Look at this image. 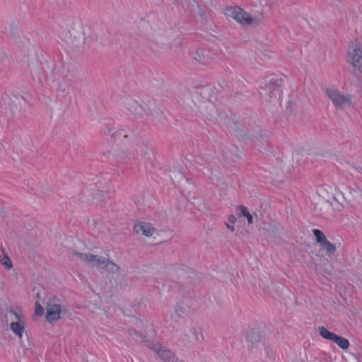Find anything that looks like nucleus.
I'll use <instances>...</instances> for the list:
<instances>
[{
	"mask_svg": "<svg viewBox=\"0 0 362 362\" xmlns=\"http://www.w3.org/2000/svg\"><path fill=\"white\" fill-rule=\"evenodd\" d=\"M294 362H306L305 358H297Z\"/></svg>",
	"mask_w": 362,
	"mask_h": 362,
	"instance_id": "43",
	"label": "nucleus"
},
{
	"mask_svg": "<svg viewBox=\"0 0 362 362\" xmlns=\"http://www.w3.org/2000/svg\"><path fill=\"white\" fill-rule=\"evenodd\" d=\"M147 115L158 123L163 124L165 121L163 112L158 107H153L149 109V113L147 112Z\"/></svg>",
	"mask_w": 362,
	"mask_h": 362,
	"instance_id": "25",
	"label": "nucleus"
},
{
	"mask_svg": "<svg viewBox=\"0 0 362 362\" xmlns=\"http://www.w3.org/2000/svg\"><path fill=\"white\" fill-rule=\"evenodd\" d=\"M151 40L158 45L171 47L173 42L177 40L176 35L172 30L166 28H157L154 29L151 35Z\"/></svg>",
	"mask_w": 362,
	"mask_h": 362,
	"instance_id": "9",
	"label": "nucleus"
},
{
	"mask_svg": "<svg viewBox=\"0 0 362 362\" xmlns=\"http://www.w3.org/2000/svg\"><path fill=\"white\" fill-rule=\"evenodd\" d=\"M130 153H129L126 150H124V149H118L116 153H115V156L121 160H128L130 158Z\"/></svg>",
	"mask_w": 362,
	"mask_h": 362,
	"instance_id": "31",
	"label": "nucleus"
},
{
	"mask_svg": "<svg viewBox=\"0 0 362 362\" xmlns=\"http://www.w3.org/2000/svg\"><path fill=\"white\" fill-rule=\"evenodd\" d=\"M25 325H26V322H25V320H23L16 323L11 324V325H8V327L16 336H18L19 338H22L23 334L25 332Z\"/></svg>",
	"mask_w": 362,
	"mask_h": 362,
	"instance_id": "26",
	"label": "nucleus"
},
{
	"mask_svg": "<svg viewBox=\"0 0 362 362\" xmlns=\"http://www.w3.org/2000/svg\"><path fill=\"white\" fill-rule=\"evenodd\" d=\"M264 230L269 237L272 238H279L281 236V228L276 223L264 224Z\"/></svg>",
	"mask_w": 362,
	"mask_h": 362,
	"instance_id": "24",
	"label": "nucleus"
},
{
	"mask_svg": "<svg viewBox=\"0 0 362 362\" xmlns=\"http://www.w3.org/2000/svg\"><path fill=\"white\" fill-rule=\"evenodd\" d=\"M193 59L202 64H208L214 59V54L208 50L199 49L192 53Z\"/></svg>",
	"mask_w": 362,
	"mask_h": 362,
	"instance_id": "20",
	"label": "nucleus"
},
{
	"mask_svg": "<svg viewBox=\"0 0 362 362\" xmlns=\"http://www.w3.org/2000/svg\"><path fill=\"white\" fill-rule=\"evenodd\" d=\"M24 98L23 96L13 95L9 97L8 105L13 111H16L21 107Z\"/></svg>",
	"mask_w": 362,
	"mask_h": 362,
	"instance_id": "28",
	"label": "nucleus"
},
{
	"mask_svg": "<svg viewBox=\"0 0 362 362\" xmlns=\"http://www.w3.org/2000/svg\"><path fill=\"white\" fill-rule=\"evenodd\" d=\"M126 108L136 117H143L145 114L147 115V111L145 108V105L139 103V101L133 99L128 100L125 103Z\"/></svg>",
	"mask_w": 362,
	"mask_h": 362,
	"instance_id": "19",
	"label": "nucleus"
},
{
	"mask_svg": "<svg viewBox=\"0 0 362 362\" xmlns=\"http://www.w3.org/2000/svg\"><path fill=\"white\" fill-rule=\"evenodd\" d=\"M183 339L188 342H202L204 336L200 329L195 327H187L182 332Z\"/></svg>",
	"mask_w": 362,
	"mask_h": 362,
	"instance_id": "18",
	"label": "nucleus"
},
{
	"mask_svg": "<svg viewBox=\"0 0 362 362\" xmlns=\"http://www.w3.org/2000/svg\"><path fill=\"white\" fill-rule=\"evenodd\" d=\"M36 297H37V298H40V293H37Z\"/></svg>",
	"mask_w": 362,
	"mask_h": 362,
	"instance_id": "46",
	"label": "nucleus"
},
{
	"mask_svg": "<svg viewBox=\"0 0 362 362\" xmlns=\"http://www.w3.org/2000/svg\"><path fill=\"white\" fill-rule=\"evenodd\" d=\"M43 303L46 310V320L50 323L59 320L69 313L68 308L61 305L59 299L54 296L45 297Z\"/></svg>",
	"mask_w": 362,
	"mask_h": 362,
	"instance_id": "3",
	"label": "nucleus"
},
{
	"mask_svg": "<svg viewBox=\"0 0 362 362\" xmlns=\"http://www.w3.org/2000/svg\"><path fill=\"white\" fill-rule=\"evenodd\" d=\"M170 177L173 182H178L184 179V175L180 170H170Z\"/></svg>",
	"mask_w": 362,
	"mask_h": 362,
	"instance_id": "30",
	"label": "nucleus"
},
{
	"mask_svg": "<svg viewBox=\"0 0 362 362\" xmlns=\"http://www.w3.org/2000/svg\"><path fill=\"white\" fill-rule=\"evenodd\" d=\"M228 220L231 223H235L236 222V218L234 215H230L228 218Z\"/></svg>",
	"mask_w": 362,
	"mask_h": 362,
	"instance_id": "40",
	"label": "nucleus"
},
{
	"mask_svg": "<svg viewBox=\"0 0 362 362\" xmlns=\"http://www.w3.org/2000/svg\"><path fill=\"white\" fill-rule=\"evenodd\" d=\"M339 210L345 204L362 205V189L358 187L348 186L344 192L339 191Z\"/></svg>",
	"mask_w": 362,
	"mask_h": 362,
	"instance_id": "7",
	"label": "nucleus"
},
{
	"mask_svg": "<svg viewBox=\"0 0 362 362\" xmlns=\"http://www.w3.org/2000/svg\"><path fill=\"white\" fill-rule=\"evenodd\" d=\"M282 78L270 76L264 80L259 86V94L266 101L269 102L273 97H276L283 85Z\"/></svg>",
	"mask_w": 362,
	"mask_h": 362,
	"instance_id": "5",
	"label": "nucleus"
},
{
	"mask_svg": "<svg viewBox=\"0 0 362 362\" xmlns=\"http://www.w3.org/2000/svg\"><path fill=\"white\" fill-rule=\"evenodd\" d=\"M238 209L240 212L241 216H245L247 218L248 224H252L253 223V216L249 212L247 208L245 206L241 205L238 207Z\"/></svg>",
	"mask_w": 362,
	"mask_h": 362,
	"instance_id": "29",
	"label": "nucleus"
},
{
	"mask_svg": "<svg viewBox=\"0 0 362 362\" xmlns=\"http://www.w3.org/2000/svg\"><path fill=\"white\" fill-rule=\"evenodd\" d=\"M347 54L349 63L362 74V43L351 45Z\"/></svg>",
	"mask_w": 362,
	"mask_h": 362,
	"instance_id": "12",
	"label": "nucleus"
},
{
	"mask_svg": "<svg viewBox=\"0 0 362 362\" xmlns=\"http://www.w3.org/2000/svg\"><path fill=\"white\" fill-rule=\"evenodd\" d=\"M105 134L110 136L112 138L118 140H122V139H132L134 136L129 130L125 129H119L115 127L107 128Z\"/></svg>",
	"mask_w": 362,
	"mask_h": 362,
	"instance_id": "21",
	"label": "nucleus"
},
{
	"mask_svg": "<svg viewBox=\"0 0 362 362\" xmlns=\"http://www.w3.org/2000/svg\"><path fill=\"white\" fill-rule=\"evenodd\" d=\"M131 140V150L132 155L136 156L137 158L150 160L153 155V151L149 146L147 141L144 138L138 137L134 135L132 136Z\"/></svg>",
	"mask_w": 362,
	"mask_h": 362,
	"instance_id": "10",
	"label": "nucleus"
},
{
	"mask_svg": "<svg viewBox=\"0 0 362 362\" xmlns=\"http://www.w3.org/2000/svg\"><path fill=\"white\" fill-rule=\"evenodd\" d=\"M93 226L95 228V229H96L98 230H101V223H100V222L99 221L93 220Z\"/></svg>",
	"mask_w": 362,
	"mask_h": 362,
	"instance_id": "37",
	"label": "nucleus"
},
{
	"mask_svg": "<svg viewBox=\"0 0 362 362\" xmlns=\"http://www.w3.org/2000/svg\"><path fill=\"white\" fill-rule=\"evenodd\" d=\"M74 255L75 257H78L81 261L83 262L90 267H97L101 269L105 259V257L98 256L91 253L74 252Z\"/></svg>",
	"mask_w": 362,
	"mask_h": 362,
	"instance_id": "13",
	"label": "nucleus"
},
{
	"mask_svg": "<svg viewBox=\"0 0 362 362\" xmlns=\"http://www.w3.org/2000/svg\"><path fill=\"white\" fill-rule=\"evenodd\" d=\"M280 170H281V172L283 173H288L291 170V168H290L289 165H287L286 163V162H284L282 164H281Z\"/></svg>",
	"mask_w": 362,
	"mask_h": 362,
	"instance_id": "35",
	"label": "nucleus"
},
{
	"mask_svg": "<svg viewBox=\"0 0 362 362\" xmlns=\"http://www.w3.org/2000/svg\"><path fill=\"white\" fill-rule=\"evenodd\" d=\"M226 15L232 18L242 25L255 26L259 25L261 22L260 18L252 16L250 13H246L238 6L226 8Z\"/></svg>",
	"mask_w": 362,
	"mask_h": 362,
	"instance_id": "6",
	"label": "nucleus"
},
{
	"mask_svg": "<svg viewBox=\"0 0 362 362\" xmlns=\"http://www.w3.org/2000/svg\"><path fill=\"white\" fill-rule=\"evenodd\" d=\"M101 269H105L107 272L112 274H119L122 271L119 265L107 258H105L104 264H103Z\"/></svg>",
	"mask_w": 362,
	"mask_h": 362,
	"instance_id": "27",
	"label": "nucleus"
},
{
	"mask_svg": "<svg viewBox=\"0 0 362 362\" xmlns=\"http://www.w3.org/2000/svg\"><path fill=\"white\" fill-rule=\"evenodd\" d=\"M197 11L199 13V15H200L201 16H203L205 14L204 10L203 8H200L199 5H198V4H197Z\"/></svg>",
	"mask_w": 362,
	"mask_h": 362,
	"instance_id": "39",
	"label": "nucleus"
},
{
	"mask_svg": "<svg viewBox=\"0 0 362 362\" xmlns=\"http://www.w3.org/2000/svg\"><path fill=\"white\" fill-rule=\"evenodd\" d=\"M108 197V194L105 192L98 191L94 194V199H96L99 201H105Z\"/></svg>",
	"mask_w": 362,
	"mask_h": 362,
	"instance_id": "32",
	"label": "nucleus"
},
{
	"mask_svg": "<svg viewBox=\"0 0 362 362\" xmlns=\"http://www.w3.org/2000/svg\"><path fill=\"white\" fill-rule=\"evenodd\" d=\"M175 313L178 314L179 316L182 315H189L194 312V309L192 308V303L188 301H180L175 308Z\"/></svg>",
	"mask_w": 362,
	"mask_h": 362,
	"instance_id": "22",
	"label": "nucleus"
},
{
	"mask_svg": "<svg viewBox=\"0 0 362 362\" xmlns=\"http://www.w3.org/2000/svg\"><path fill=\"white\" fill-rule=\"evenodd\" d=\"M24 320V316L21 310L18 308H8L4 315L3 320L7 326L20 322Z\"/></svg>",
	"mask_w": 362,
	"mask_h": 362,
	"instance_id": "17",
	"label": "nucleus"
},
{
	"mask_svg": "<svg viewBox=\"0 0 362 362\" xmlns=\"http://www.w3.org/2000/svg\"><path fill=\"white\" fill-rule=\"evenodd\" d=\"M135 231L137 234L142 233L146 237L152 236L155 233V229L146 223H139L134 226Z\"/></svg>",
	"mask_w": 362,
	"mask_h": 362,
	"instance_id": "23",
	"label": "nucleus"
},
{
	"mask_svg": "<svg viewBox=\"0 0 362 362\" xmlns=\"http://www.w3.org/2000/svg\"><path fill=\"white\" fill-rule=\"evenodd\" d=\"M235 131L243 140L259 141L267 136V132L259 125L250 126L245 129L239 124L235 123Z\"/></svg>",
	"mask_w": 362,
	"mask_h": 362,
	"instance_id": "11",
	"label": "nucleus"
},
{
	"mask_svg": "<svg viewBox=\"0 0 362 362\" xmlns=\"http://www.w3.org/2000/svg\"><path fill=\"white\" fill-rule=\"evenodd\" d=\"M317 193L321 200L315 204V209L320 212L321 216L328 215L331 208L339 210L338 199H340V196L339 195V191L334 192L333 187L322 185L317 189Z\"/></svg>",
	"mask_w": 362,
	"mask_h": 362,
	"instance_id": "2",
	"label": "nucleus"
},
{
	"mask_svg": "<svg viewBox=\"0 0 362 362\" xmlns=\"http://www.w3.org/2000/svg\"><path fill=\"white\" fill-rule=\"evenodd\" d=\"M130 333L139 335L144 341H145V335L142 332L137 331L136 329L134 328L130 329Z\"/></svg>",
	"mask_w": 362,
	"mask_h": 362,
	"instance_id": "36",
	"label": "nucleus"
},
{
	"mask_svg": "<svg viewBox=\"0 0 362 362\" xmlns=\"http://www.w3.org/2000/svg\"><path fill=\"white\" fill-rule=\"evenodd\" d=\"M325 273H326V274H329V275L330 274V272H329V271H327V270H326V271H325Z\"/></svg>",
	"mask_w": 362,
	"mask_h": 362,
	"instance_id": "45",
	"label": "nucleus"
},
{
	"mask_svg": "<svg viewBox=\"0 0 362 362\" xmlns=\"http://www.w3.org/2000/svg\"><path fill=\"white\" fill-rule=\"evenodd\" d=\"M313 233L315 237V240L317 244L326 252L328 256L332 255L336 252V247L334 244L330 243L325 233L319 229H313Z\"/></svg>",
	"mask_w": 362,
	"mask_h": 362,
	"instance_id": "15",
	"label": "nucleus"
},
{
	"mask_svg": "<svg viewBox=\"0 0 362 362\" xmlns=\"http://www.w3.org/2000/svg\"><path fill=\"white\" fill-rule=\"evenodd\" d=\"M272 173L274 174V175H279V171H276V170H273L272 172H271Z\"/></svg>",
	"mask_w": 362,
	"mask_h": 362,
	"instance_id": "44",
	"label": "nucleus"
},
{
	"mask_svg": "<svg viewBox=\"0 0 362 362\" xmlns=\"http://www.w3.org/2000/svg\"><path fill=\"white\" fill-rule=\"evenodd\" d=\"M0 262L7 269H10L13 266L12 262L8 256H5L1 259Z\"/></svg>",
	"mask_w": 362,
	"mask_h": 362,
	"instance_id": "33",
	"label": "nucleus"
},
{
	"mask_svg": "<svg viewBox=\"0 0 362 362\" xmlns=\"http://www.w3.org/2000/svg\"><path fill=\"white\" fill-rule=\"evenodd\" d=\"M141 327H145L146 329L151 328L150 325L148 324H146V325L142 321L137 322V328H139Z\"/></svg>",
	"mask_w": 362,
	"mask_h": 362,
	"instance_id": "38",
	"label": "nucleus"
},
{
	"mask_svg": "<svg viewBox=\"0 0 362 362\" xmlns=\"http://www.w3.org/2000/svg\"><path fill=\"white\" fill-rule=\"evenodd\" d=\"M212 90L202 87L193 91L185 90L180 95L183 107L194 114H199L206 119L216 122L221 118L220 113L211 100Z\"/></svg>",
	"mask_w": 362,
	"mask_h": 362,
	"instance_id": "1",
	"label": "nucleus"
},
{
	"mask_svg": "<svg viewBox=\"0 0 362 362\" xmlns=\"http://www.w3.org/2000/svg\"><path fill=\"white\" fill-rule=\"evenodd\" d=\"M263 334L258 327L249 328L245 334L247 346L250 349L254 348L260 343L263 339Z\"/></svg>",
	"mask_w": 362,
	"mask_h": 362,
	"instance_id": "16",
	"label": "nucleus"
},
{
	"mask_svg": "<svg viewBox=\"0 0 362 362\" xmlns=\"http://www.w3.org/2000/svg\"><path fill=\"white\" fill-rule=\"evenodd\" d=\"M88 28L80 21L72 22L69 33L70 43L74 47H82L85 44L86 32Z\"/></svg>",
	"mask_w": 362,
	"mask_h": 362,
	"instance_id": "8",
	"label": "nucleus"
},
{
	"mask_svg": "<svg viewBox=\"0 0 362 362\" xmlns=\"http://www.w3.org/2000/svg\"><path fill=\"white\" fill-rule=\"evenodd\" d=\"M275 0H260L262 4L273 3Z\"/></svg>",
	"mask_w": 362,
	"mask_h": 362,
	"instance_id": "42",
	"label": "nucleus"
},
{
	"mask_svg": "<svg viewBox=\"0 0 362 362\" xmlns=\"http://www.w3.org/2000/svg\"><path fill=\"white\" fill-rule=\"evenodd\" d=\"M320 335L327 340L332 341L337 344L341 349L346 350L349 346V341L344 337L338 336L333 332H329L326 327L321 326L318 327Z\"/></svg>",
	"mask_w": 362,
	"mask_h": 362,
	"instance_id": "14",
	"label": "nucleus"
},
{
	"mask_svg": "<svg viewBox=\"0 0 362 362\" xmlns=\"http://www.w3.org/2000/svg\"><path fill=\"white\" fill-rule=\"evenodd\" d=\"M325 93L337 110L344 111L354 106V95L337 88H327Z\"/></svg>",
	"mask_w": 362,
	"mask_h": 362,
	"instance_id": "4",
	"label": "nucleus"
},
{
	"mask_svg": "<svg viewBox=\"0 0 362 362\" xmlns=\"http://www.w3.org/2000/svg\"><path fill=\"white\" fill-rule=\"evenodd\" d=\"M35 314L38 316L42 315L44 313V308L40 304L38 301L35 302Z\"/></svg>",
	"mask_w": 362,
	"mask_h": 362,
	"instance_id": "34",
	"label": "nucleus"
},
{
	"mask_svg": "<svg viewBox=\"0 0 362 362\" xmlns=\"http://www.w3.org/2000/svg\"><path fill=\"white\" fill-rule=\"evenodd\" d=\"M226 226L227 227V228H228L232 232H233L235 230V228L233 226H230L228 223H226Z\"/></svg>",
	"mask_w": 362,
	"mask_h": 362,
	"instance_id": "41",
	"label": "nucleus"
}]
</instances>
